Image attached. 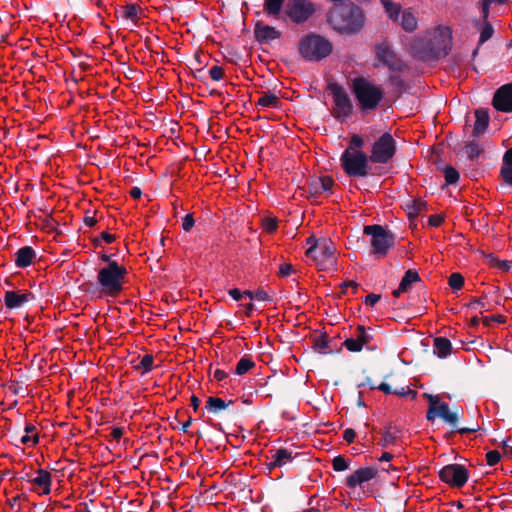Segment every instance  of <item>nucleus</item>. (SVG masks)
I'll return each mask as SVG.
<instances>
[{
    "label": "nucleus",
    "mask_w": 512,
    "mask_h": 512,
    "mask_svg": "<svg viewBox=\"0 0 512 512\" xmlns=\"http://www.w3.org/2000/svg\"><path fill=\"white\" fill-rule=\"evenodd\" d=\"M33 485L41 489V494H49L51 487V474L43 469H39L37 476L32 480Z\"/></svg>",
    "instance_id": "nucleus-23"
},
{
    "label": "nucleus",
    "mask_w": 512,
    "mask_h": 512,
    "mask_svg": "<svg viewBox=\"0 0 512 512\" xmlns=\"http://www.w3.org/2000/svg\"><path fill=\"white\" fill-rule=\"evenodd\" d=\"M396 152V143L391 134L384 133L372 145L369 159L373 163L386 164Z\"/></svg>",
    "instance_id": "nucleus-10"
},
{
    "label": "nucleus",
    "mask_w": 512,
    "mask_h": 512,
    "mask_svg": "<svg viewBox=\"0 0 512 512\" xmlns=\"http://www.w3.org/2000/svg\"><path fill=\"white\" fill-rule=\"evenodd\" d=\"M334 180L330 176L313 179L309 183V192L312 195H320L331 190Z\"/></svg>",
    "instance_id": "nucleus-18"
},
{
    "label": "nucleus",
    "mask_w": 512,
    "mask_h": 512,
    "mask_svg": "<svg viewBox=\"0 0 512 512\" xmlns=\"http://www.w3.org/2000/svg\"><path fill=\"white\" fill-rule=\"evenodd\" d=\"M439 477L442 481L452 487H462L469 478V471L460 464H450L444 466L439 471Z\"/></svg>",
    "instance_id": "nucleus-14"
},
{
    "label": "nucleus",
    "mask_w": 512,
    "mask_h": 512,
    "mask_svg": "<svg viewBox=\"0 0 512 512\" xmlns=\"http://www.w3.org/2000/svg\"><path fill=\"white\" fill-rule=\"evenodd\" d=\"M429 401V408L426 413L428 421H434L437 417L442 418L450 425L456 426L459 415L456 412H451L446 402H440L439 396L424 394Z\"/></svg>",
    "instance_id": "nucleus-11"
},
{
    "label": "nucleus",
    "mask_w": 512,
    "mask_h": 512,
    "mask_svg": "<svg viewBox=\"0 0 512 512\" xmlns=\"http://www.w3.org/2000/svg\"><path fill=\"white\" fill-rule=\"evenodd\" d=\"M493 107L502 112H512V83L498 88L492 100Z\"/></svg>",
    "instance_id": "nucleus-15"
},
{
    "label": "nucleus",
    "mask_w": 512,
    "mask_h": 512,
    "mask_svg": "<svg viewBox=\"0 0 512 512\" xmlns=\"http://www.w3.org/2000/svg\"><path fill=\"white\" fill-rule=\"evenodd\" d=\"M505 320L506 319H505L504 316H502V315H495V316L483 318V324L486 325V326H490L492 321L497 322V323H504Z\"/></svg>",
    "instance_id": "nucleus-54"
},
{
    "label": "nucleus",
    "mask_w": 512,
    "mask_h": 512,
    "mask_svg": "<svg viewBox=\"0 0 512 512\" xmlns=\"http://www.w3.org/2000/svg\"><path fill=\"white\" fill-rule=\"evenodd\" d=\"M257 105L276 108L280 105V99L273 93H266L258 99Z\"/></svg>",
    "instance_id": "nucleus-29"
},
{
    "label": "nucleus",
    "mask_w": 512,
    "mask_h": 512,
    "mask_svg": "<svg viewBox=\"0 0 512 512\" xmlns=\"http://www.w3.org/2000/svg\"><path fill=\"white\" fill-rule=\"evenodd\" d=\"M420 277L418 273L414 270H408L406 271L404 277L402 278L400 282V290L408 291L412 283L419 282Z\"/></svg>",
    "instance_id": "nucleus-27"
},
{
    "label": "nucleus",
    "mask_w": 512,
    "mask_h": 512,
    "mask_svg": "<svg viewBox=\"0 0 512 512\" xmlns=\"http://www.w3.org/2000/svg\"><path fill=\"white\" fill-rule=\"evenodd\" d=\"M377 475V470L372 467H364L356 470L347 477L346 483L350 488H355L364 482H368Z\"/></svg>",
    "instance_id": "nucleus-16"
},
{
    "label": "nucleus",
    "mask_w": 512,
    "mask_h": 512,
    "mask_svg": "<svg viewBox=\"0 0 512 512\" xmlns=\"http://www.w3.org/2000/svg\"><path fill=\"white\" fill-rule=\"evenodd\" d=\"M482 151L483 149L475 142H470L464 147V153L470 160L477 158Z\"/></svg>",
    "instance_id": "nucleus-34"
},
{
    "label": "nucleus",
    "mask_w": 512,
    "mask_h": 512,
    "mask_svg": "<svg viewBox=\"0 0 512 512\" xmlns=\"http://www.w3.org/2000/svg\"><path fill=\"white\" fill-rule=\"evenodd\" d=\"M335 251L336 248L330 239L321 238L317 252L309 257H312L319 270L326 271L334 268L336 264Z\"/></svg>",
    "instance_id": "nucleus-13"
},
{
    "label": "nucleus",
    "mask_w": 512,
    "mask_h": 512,
    "mask_svg": "<svg viewBox=\"0 0 512 512\" xmlns=\"http://www.w3.org/2000/svg\"><path fill=\"white\" fill-rule=\"evenodd\" d=\"M384 8L391 20L398 21L399 16L402 12L401 6L399 4L390 1L389 3H386V6H384Z\"/></svg>",
    "instance_id": "nucleus-35"
},
{
    "label": "nucleus",
    "mask_w": 512,
    "mask_h": 512,
    "mask_svg": "<svg viewBox=\"0 0 512 512\" xmlns=\"http://www.w3.org/2000/svg\"><path fill=\"white\" fill-rule=\"evenodd\" d=\"M226 377H227V373H226V372H224L223 370H220V369L215 370V372H214V378H215L217 381H222V380H224Z\"/></svg>",
    "instance_id": "nucleus-64"
},
{
    "label": "nucleus",
    "mask_w": 512,
    "mask_h": 512,
    "mask_svg": "<svg viewBox=\"0 0 512 512\" xmlns=\"http://www.w3.org/2000/svg\"><path fill=\"white\" fill-rule=\"evenodd\" d=\"M494 33V29L490 22H482V29L480 31L479 44H483L489 40Z\"/></svg>",
    "instance_id": "nucleus-37"
},
{
    "label": "nucleus",
    "mask_w": 512,
    "mask_h": 512,
    "mask_svg": "<svg viewBox=\"0 0 512 512\" xmlns=\"http://www.w3.org/2000/svg\"><path fill=\"white\" fill-rule=\"evenodd\" d=\"M35 256V251L30 246L22 247L15 253V264L20 268L27 267L32 263Z\"/></svg>",
    "instance_id": "nucleus-21"
},
{
    "label": "nucleus",
    "mask_w": 512,
    "mask_h": 512,
    "mask_svg": "<svg viewBox=\"0 0 512 512\" xmlns=\"http://www.w3.org/2000/svg\"><path fill=\"white\" fill-rule=\"evenodd\" d=\"M229 295L236 301H239L242 297V292L237 289V288H234V289H231L229 290Z\"/></svg>",
    "instance_id": "nucleus-62"
},
{
    "label": "nucleus",
    "mask_w": 512,
    "mask_h": 512,
    "mask_svg": "<svg viewBox=\"0 0 512 512\" xmlns=\"http://www.w3.org/2000/svg\"><path fill=\"white\" fill-rule=\"evenodd\" d=\"M36 427L32 424L25 426L26 435L22 436L21 443L25 445H35L38 442V434L35 432Z\"/></svg>",
    "instance_id": "nucleus-30"
},
{
    "label": "nucleus",
    "mask_w": 512,
    "mask_h": 512,
    "mask_svg": "<svg viewBox=\"0 0 512 512\" xmlns=\"http://www.w3.org/2000/svg\"><path fill=\"white\" fill-rule=\"evenodd\" d=\"M501 459V455L497 450H491L486 454V461L489 466L496 465Z\"/></svg>",
    "instance_id": "nucleus-44"
},
{
    "label": "nucleus",
    "mask_w": 512,
    "mask_h": 512,
    "mask_svg": "<svg viewBox=\"0 0 512 512\" xmlns=\"http://www.w3.org/2000/svg\"><path fill=\"white\" fill-rule=\"evenodd\" d=\"M256 300L258 301H270L271 298L270 296L268 295V293L264 290H257L255 292V298Z\"/></svg>",
    "instance_id": "nucleus-60"
},
{
    "label": "nucleus",
    "mask_w": 512,
    "mask_h": 512,
    "mask_svg": "<svg viewBox=\"0 0 512 512\" xmlns=\"http://www.w3.org/2000/svg\"><path fill=\"white\" fill-rule=\"evenodd\" d=\"M294 271V268L291 264L283 263L279 267V276L280 277H287Z\"/></svg>",
    "instance_id": "nucleus-53"
},
{
    "label": "nucleus",
    "mask_w": 512,
    "mask_h": 512,
    "mask_svg": "<svg viewBox=\"0 0 512 512\" xmlns=\"http://www.w3.org/2000/svg\"><path fill=\"white\" fill-rule=\"evenodd\" d=\"M255 36L259 41L268 42L278 39L281 36V33L274 27L257 23L255 26Z\"/></svg>",
    "instance_id": "nucleus-20"
},
{
    "label": "nucleus",
    "mask_w": 512,
    "mask_h": 512,
    "mask_svg": "<svg viewBox=\"0 0 512 512\" xmlns=\"http://www.w3.org/2000/svg\"><path fill=\"white\" fill-rule=\"evenodd\" d=\"M328 89L333 97V117L341 121L346 120L353 113V104L348 93L337 83L329 84Z\"/></svg>",
    "instance_id": "nucleus-7"
},
{
    "label": "nucleus",
    "mask_w": 512,
    "mask_h": 512,
    "mask_svg": "<svg viewBox=\"0 0 512 512\" xmlns=\"http://www.w3.org/2000/svg\"><path fill=\"white\" fill-rule=\"evenodd\" d=\"M381 296L379 294H368L364 300V303L369 306H374L379 300Z\"/></svg>",
    "instance_id": "nucleus-57"
},
{
    "label": "nucleus",
    "mask_w": 512,
    "mask_h": 512,
    "mask_svg": "<svg viewBox=\"0 0 512 512\" xmlns=\"http://www.w3.org/2000/svg\"><path fill=\"white\" fill-rule=\"evenodd\" d=\"M481 12H482V22H489V10L490 6L485 0H482L481 2Z\"/></svg>",
    "instance_id": "nucleus-55"
},
{
    "label": "nucleus",
    "mask_w": 512,
    "mask_h": 512,
    "mask_svg": "<svg viewBox=\"0 0 512 512\" xmlns=\"http://www.w3.org/2000/svg\"><path fill=\"white\" fill-rule=\"evenodd\" d=\"M401 430L397 426L389 425L386 427V430L383 433L381 440L379 441V445L387 448L393 444H395L396 440L400 437Z\"/></svg>",
    "instance_id": "nucleus-25"
},
{
    "label": "nucleus",
    "mask_w": 512,
    "mask_h": 512,
    "mask_svg": "<svg viewBox=\"0 0 512 512\" xmlns=\"http://www.w3.org/2000/svg\"><path fill=\"white\" fill-rule=\"evenodd\" d=\"M154 358L150 354H146L142 357L140 364L137 366L138 368L142 367L144 369L143 372H148L152 369Z\"/></svg>",
    "instance_id": "nucleus-43"
},
{
    "label": "nucleus",
    "mask_w": 512,
    "mask_h": 512,
    "mask_svg": "<svg viewBox=\"0 0 512 512\" xmlns=\"http://www.w3.org/2000/svg\"><path fill=\"white\" fill-rule=\"evenodd\" d=\"M34 298L31 292L6 291L4 304L8 309H17Z\"/></svg>",
    "instance_id": "nucleus-17"
},
{
    "label": "nucleus",
    "mask_w": 512,
    "mask_h": 512,
    "mask_svg": "<svg viewBox=\"0 0 512 512\" xmlns=\"http://www.w3.org/2000/svg\"><path fill=\"white\" fill-rule=\"evenodd\" d=\"M328 23L335 31L352 35L364 27L365 15L363 10L354 3L336 4L328 13Z\"/></svg>",
    "instance_id": "nucleus-2"
},
{
    "label": "nucleus",
    "mask_w": 512,
    "mask_h": 512,
    "mask_svg": "<svg viewBox=\"0 0 512 512\" xmlns=\"http://www.w3.org/2000/svg\"><path fill=\"white\" fill-rule=\"evenodd\" d=\"M314 349L321 354H327L333 351L329 346V341L326 335H321L315 339Z\"/></svg>",
    "instance_id": "nucleus-32"
},
{
    "label": "nucleus",
    "mask_w": 512,
    "mask_h": 512,
    "mask_svg": "<svg viewBox=\"0 0 512 512\" xmlns=\"http://www.w3.org/2000/svg\"><path fill=\"white\" fill-rule=\"evenodd\" d=\"M444 218L440 215H431L428 218V224L432 227H438L443 222Z\"/></svg>",
    "instance_id": "nucleus-58"
},
{
    "label": "nucleus",
    "mask_w": 512,
    "mask_h": 512,
    "mask_svg": "<svg viewBox=\"0 0 512 512\" xmlns=\"http://www.w3.org/2000/svg\"><path fill=\"white\" fill-rule=\"evenodd\" d=\"M255 366V363L251 360V358L245 356L242 357L235 368V373L237 375H243L247 373L250 369H252Z\"/></svg>",
    "instance_id": "nucleus-33"
},
{
    "label": "nucleus",
    "mask_w": 512,
    "mask_h": 512,
    "mask_svg": "<svg viewBox=\"0 0 512 512\" xmlns=\"http://www.w3.org/2000/svg\"><path fill=\"white\" fill-rule=\"evenodd\" d=\"M263 228L268 233H273L277 229V220L275 218H264Z\"/></svg>",
    "instance_id": "nucleus-45"
},
{
    "label": "nucleus",
    "mask_w": 512,
    "mask_h": 512,
    "mask_svg": "<svg viewBox=\"0 0 512 512\" xmlns=\"http://www.w3.org/2000/svg\"><path fill=\"white\" fill-rule=\"evenodd\" d=\"M364 146V140L359 135H353L350 140V145L347 149L359 150Z\"/></svg>",
    "instance_id": "nucleus-47"
},
{
    "label": "nucleus",
    "mask_w": 512,
    "mask_h": 512,
    "mask_svg": "<svg viewBox=\"0 0 512 512\" xmlns=\"http://www.w3.org/2000/svg\"><path fill=\"white\" fill-rule=\"evenodd\" d=\"M491 262L494 263L495 266H497L502 271H508L510 269V261L507 260H496L493 257H491Z\"/></svg>",
    "instance_id": "nucleus-56"
},
{
    "label": "nucleus",
    "mask_w": 512,
    "mask_h": 512,
    "mask_svg": "<svg viewBox=\"0 0 512 512\" xmlns=\"http://www.w3.org/2000/svg\"><path fill=\"white\" fill-rule=\"evenodd\" d=\"M317 10L310 0H287L284 5L286 16L295 24L306 22Z\"/></svg>",
    "instance_id": "nucleus-9"
},
{
    "label": "nucleus",
    "mask_w": 512,
    "mask_h": 512,
    "mask_svg": "<svg viewBox=\"0 0 512 512\" xmlns=\"http://www.w3.org/2000/svg\"><path fill=\"white\" fill-rule=\"evenodd\" d=\"M427 203L425 201H422L420 199L414 200L412 205V210L409 212V214H418L420 211L426 209Z\"/></svg>",
    "instance_id": "nucleus-50"
},
{
    "label": "nucleus",
    "mask_w": 512,
    "mask_h": 512,
    "mask_svg": "<svg viewBox=\"0 0 512 512\" xmlns=\"http://www.w3.org/2000/svg\"><path fill=\"white\" fill-rule=\"evenodd\" d=\"M476 121L473 128V135L479 136L484 133L489 124V115L486 110L478 109L475 111Z\"/></svg>",
    "instance_id": "nucleus-24"
},
{
    "label": "nucleus",
    "mask_w": 512,
    "mask_h": 512,
    "mask_svg": "<svg viewBox=\"0 0 512 512\" xmlns=\"http://www.w3.org/2000/svg\"><path fill=\"white\" fill-rule=\"evenodd\" d=\"M434 352L440 358H444L451 353L452 346L451 342L444 337H436L433 342Z\"/></svg>",
    "instance_id": "nucleus-26"
},
{
    "label": "nucleus",
    "mask_w": 512,
    "mask_h": 512,
    "mask_svg": "<svg viewBox=\"0 0 512 512\" xmlns=\"http://www.w3.org/2000/svg\"><path fill=\"white\" fill-rule=\"evenodd\" d=\"M443 172L447 184H455L459 180V172L454 167L446 166Z\"/></svg>",
    "instance_id": "nucleus-38"
},
{
    "label": "nucleus",
    "mask_w": 512,
    "mask_h": 512,
    "mask_svg": "<svg viewBox=\"0 0 512 512\" xmlns=\"http://www.w3.org/2000/svg\"><path fill=\"white\" fill-rule=\"evenodd\" d=\"M356 437V432L354 429L348 428L344 431L343 438L348 443H352Z\"/></svg>",
    "instance_id": "nucleus-59"
},
{
    "label": "nucleus",
    "mask_w": 512,
    "mask_h": 512,
    "mask_svg": "<svg viewBox=\"0 0 512 512\" xmlns=\"http://www.w3.org/2000/svg\"><path fill=\"white\" fill-rule=\"evenodd\" d=\"M127 270L116 261H110L106 267L99 270L97 280L103 295L116 297L123 290Z\"/></svg>",
    "instance_id": "nucleus-4"
},
{
    "label": "nucleus",
    "mask_w": 512,
    "mask_h": 512,
    "mask_svg": "<svg viewBox=\"0 0 512 512\" xmlns=\"http://www.w3.org/2000/svg\"><path fill=\"white\" fill-rule=\"evenodd\" d=\"M298 51L306 61L319 62L332 53L333 45L325 37L309 33L299 41Z\"/></svg>",
    "instance_id": "nucleus-5"
},
{
    "label": "nucleus",
    "mask_w": 512,
    "mask_h": 512,
    "mask_svg": "<svg viewBox=\"0 0 512 512\" xmlns=\"http://www.w3.org/2000/svg\"><path fill=\"white\" fill-rule=\"evenodd\" d=\"M209 75L213 80L219 81L224 76V69L221 66H212L209 70Z\"/></svg>",
    "instance_id": "nucleus-46"
},
{
    "label": "nucleus",
    "mask_w": 512,
    "mask_h": 512,
    "mask_svg": "<svg viewBox=\"0 0 512 512\" xmlns=\"http://www.w3.org/2000/svg\"><path fill=\"white\" fill-rule=\"evenodd\" d=\"M123 16L127 19H135L137 16V8L134 5H126L123 8Z\"/></svg>",
    "instance_id": "nucleus-49"
},
{
    "label": "nucleus",
    "mask_w": 512,
    "mask_h": 512,
    "mask_svg": "<svg viewBox=\"0 0 512 512\" xmlns=\"http://www.w3.org/2000/svg\"><path fill=\"white\" fill-rule=\"evenodd\" d=\"M307 244L310 245V247L306 251V255L310 256L317 252L318 247L320 246V239H317L315 236H310L307 238Z\"/></svg>",
    "instance_id": "nucleus-42"
},
{
    "label": "nucleus",
    "mask_w": 512,
    "mask_h": 512,
    "mask_svg": "<svg viewBox=\"0 0 512 512\" xmlns=\"http://www.w3.org/2000/svg\"><path fill=\"white\" fill-rule=\"evenodd\" d=\"M364 233L371 236L373 252L378 257L385 256L394 245V235L381 225H368L364 227Z\"/></svg>",
    "instance_id": "nucleus-8"
},
{
    "label": "nucleus",
    "mask_w": 512,
    "mask_h": 512,
    "mask_svg": "<svg viewBox=\"0 0 512 512\" xmlns=\"http://www.w3.org/2000/svg\"><path fill=\"white\" fill-rule=\"evenodd\" d=\"M393 394H395L397 396H410L412 399H415L417 396L416 391L411 390V389H405L403 387L401 389L393 390Z\"/></svg>",
    "instance_id": "nucleus-52"
},
{
    "label": "nucleus",
    "mask_w": 512,
    "mask_h": 512,
    "mask_svg": "<svg viewBox=\"0 0 512 512\" xmlns=\"http://www.w3.org/2000/svg\"><path fill=\"white\" fill-rule=\"evenodd\" d=\"M271 453V461L267 464L269 470L281 467L292 459L291 452L286 449H277Z\"/></svg>",
    "instance_id": "nucleus-22"
},
{
    "label": "nucleus",
    "mask_w": 512,
    "mask_h": 512,
    "mask_svg": "<svg viewBox=\"0 0 512 512\" xmlns=\"http://www.w3.org/2000/svg\"><path fill=\"white\" fill-rule=\"evenodd\" d=\"M332 465H333V469L335 471H344L348 468L349 464L348 462L346 461V459L339 455V456H336L333 461H332Z\"/></svg>",
    "instance_id": "nucleus-41"
},
{
    "label": "nucleus",
    "mask_w": 512,
    "mask_h": 512,
    "mask_svg": "<svg viewBox=\"0 0 512 512\" xmlns=\"http://www.w3.org/2000/svg\"><path fill=\"white\" fill-rule=\"evenodd\" d=\"M355 337L359 340V342L364 346L368 345L372 340V335L369 334L365 327L359 325L355 330Z\"/></svg>",
    "instance_id": "nucleus-36"
},
{
    "label": "nucleus",
    "mask_w": 512,
    "mask_h": 512,
    "mask_svg": "<svg viewBox=\"0 0 512 512\" xmlns=\"http://www.w3.org/2000/svg\"><path fill=\"white\" fill-rule=\"evenodd\" d=\"M284 5V0H265L264 8L268 14L277 16L280 14Z\"/></svg>",
    "instance_id": "nucleus-31"
},
{
    "label": "nucleus",
    "mask_w": 512,
    "mask_h": 512,
    "mask_svg": "<svg viewBox=\"0 0 512 512\" xmlns=\"http://www.w3.org/2000/svg\"><path fill=\"white\" fill-rule=\"evenodd\" d=\"M369 157L360 150L346 149L341 155V166L351 177H366L369 174Z\"/></svg>",
    "instance_id": "nucleus-6"
},
{
    "label": "nucleus",
    "mask_w": 512,
    "mask_h": 512,
    "mask_svg": "<svg viewBox=\"0 0 512 512\" xmlns=\"http://www.w3.org/2000/svg\"><path fill=\"white\" fill-rule=\"evenodd\" d=\"M194 218H193V215L192 214H187L184 218H183V222H182V228L184 231L188 232L192 229V227L194 226Z\"/></svg>",
    "instance_id": "nucleus-51"
},
{
    "label": "nucleus",
    "mask_w": 512,
    "mask_h": 512,
    "mask_svg": "<svg viewBox=\"0 0 512 512\" xmlns=\"http://www.w3.org/2000/svg\"><path fill=\"white\" fill-rule=\"evenodd\" d=\"M501 176L505 183L512 186V167L502 166L501 168Z\"/></svg>",
    "instance_id": "nucleus-48"
},
{
    "label": "nucleus",
    "mask_w": 512,
    "mask_h": 512,
    "mask_svg": "<svg viewBox=\"0 0 512 512\" xmlns=\"http://www.w3.org/2000/svg\"><path fill=\"white\" fill-rule=\"evenodd\" d=\"M123 435V429L120 428V427H115L113 428L112 432H111V436L113 437V439L115 440H119Z\"/></svg>",
    "instance_id": "nucleus-63"
},
{
    "label": "nucleus",
    "mask_w": 512,
    "mask_h": 512,
    "mask_svg": "<svg viewBox=\"0 0 512 512\" xmlns=\"http://www.w3.org/2000/svg\"><path fill=\"white\" fill-rule=\"evenodd\" d=\"M344 346L351 352H359L363 348V345L359 342V340L356 337L347 338L344 342Z\"/></svg>",
    "instance_id": "nucleus-40"
},
{
    "label": "nucleus",
    "mask_w": 512,
    "mask_h": 512,
    "mask_svg": "<svg viewBox=\"0 0 512 512\" xmlns=\"http://www.w3.org/2000/svg\"><path fill=\"white\" fill-rule=\"evenodd\" d=\"M351 89L363 111L376 109L384 96V91L380 86L364 77L354 78Z\"/></svg>",
    "instance_id": "nucleus-3"
},
{
    "label": "nucleus",
    "mask_w": 512,
    "mask_h": 512,
    "mask_svg": "<svg viewBox=\"0 0 512 512\" xmlns=\"http://www.w3.org/2000/svg\"><path fill=\"white\" fill-rule=\"evenodd\" d=\"M451 46V30L448 27L439 26L432 33L412 39L409 52L419 60L430 61L448 55Z\"/></svg>",
    "instance_id": "nucleus-1"
},
{
    "label": "nucleus",
    "mask_w": 512,
    "mask_h": 512,
    "mask_svg": "<svg viewBox=\"0 0 512 512\" xmlns=\"http://www.w3.org/2000/svg\"><path fill=\"white\" fill-rule=\"evenodd\" d=\"M503 166L512 167V147L508 149L504 154Z\"/></svg>",
    "instance_id": "nucleus-61"
},
{
    "label": "nucleus",
    "mask_w": 512,
    "mask_h": 512,
    "mask_svg": "<svg viewBox=\"0 0 512 512\" xmlns=\"http://www.w3.org/2000/svg\"><path fill=\"white\" fill-rule=\"evenodd\" d=\"M228 404L221 398L218 397H209L206 402V409L212 413H218L221 410H224Z\"/></svg>",
    "instance_id": "nucleus-28"
},
{
    "label": "nucleus",
    "mask_w": 512,
    "mask_h": 512,
    "mask_svg": "<svg viewBox=\"0 0 512 512\" xmlns=\"http://www.w3.org/2000/svg\"><path fill=\"white\" fill-rule=\"evenodd\" d=\"M375 59L392 72H400L405 68L404 62L397 56L391 46L383 41L374 47Z\"/></svg>",
    "instance_id": "nucleus-12"
},
{
    "label": "nucleus",
    "mask_w": 512,
    "mask_h": 512,
    "mask_svg": "<svg viewBox=\"0 0 512 512\" xmlns=\"http://www.w3.org/2000/svg\"><path fill=\"white\" fill-rule=\"evenodd\" d=\"M396 22L408 33L414 32L418 27V19L411 9L403 10Z\"/></svg>",
    "instance_id": "nucleus-19"
},
{
    "label": "nucleus",
    "mask_w": 512,
    "mask_h": 512,
    "mask_svg": "<svg viewBox=\"0 0 512 512\" xmlns=\"http://www.w3.org/2000/svg\"><path fill=\"white\" fill-rule=\"evenodd\" d=\"M464 284V277L460 273H453L449 277V286L452 290H460Z\"/></svg>",
    "instance_id": "nucleus-39"
}]
</instances>
